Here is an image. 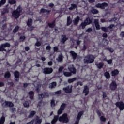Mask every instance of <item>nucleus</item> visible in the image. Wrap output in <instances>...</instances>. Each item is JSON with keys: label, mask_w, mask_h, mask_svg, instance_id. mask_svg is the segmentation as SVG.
Returning <instances> with one entry per match:
<instances>
[{"label": "nucleus", "mask_w": 124, "mask_h": 124, "mask_svg": "<svg viewBox=\"0 0 124 124\" xmlns=\"http://www.w3.org/2000/svg\"><path fill=\"white\" fill-rule=\"evenodd\" d=\"M23 11V8L19 5L16 10H14L12 13V16L15 19H18L21 16V12Z\"/></svg>", "instance_id": "f257e3e1"}, {"label": "nucleus", "mask_w": 124, "mask_h": 124, "mask_svg": "<svg viewBox=\"0 0 124 124\" xmlns=\"http://www.w3.org/2000/svg\"><path fill=\"white\" fill-rule=\"evenodd\" d=\"M85 59H84V63H87V64H89V63H93L94 62V56L92 54H88L85 57Z\"/></svg>", "instance_id": "f03ea898"}, {"label": "nucleus", "mask_w": 124, "mask_h": 124, "mask_svg": "<svg viewBox=\"0 0 124 124\" xmlns=\"http://www.w3.org/2000/svg\"><path fill=\"white\" fill-rule=\"evenodd\" d=\"M59 122H62L64 124H67L69 122V119L67 117V114L64 113L62 116L59 117Z\"/></svg>", "instance_id": "7ed1b4c3"}, {"label": "nucleus", "mask_w": 124, "mask_h": 124, "mask_svg": "<svg viewBox=\"0 0 124 124\" xmlns=\"http://www.w3.org/2000/svg\"><path fill=\"white\" fill-rule=\"evenodd\" d=\"M116 107H118L120 111H123L124 109V103L123 101L117 102L115 103Z\"/></svg>", "instance_id": "20e7f679"}, {"label": "nucleus", "mask_w": 124, "mask_h": 124, "mask_svg": "<svg viewBox=\"0 0 124 124\" xmlns=\"http://www.w3.org/2000/svg\"><path fill=\"white\" fill-rule=\"evenodd\" d=\"M2 107H13L14 106V104L12 102L5 101V102L1 104Z\"/></svg>", "instance_id": "39448f33"}, {"label": "nucleus", "mask_w": 124, "mask_h": 124, "mask_svg": "<svg viewBox=\"0 0 124 124\" xmlns=\"http://www.w3.org/2000/svg\"><path fill=\"white\" fill-rule=\"evenodd\" d=\"M97 8H100V9H105V7L108 6V3L106 2H103L102 3H97L95 5Z\"/></svg>", "instance_id": "423d86ee"}, {"label": "nucleus", "mask_w": 124, "mask_h": 124, "mask_svg": "<svg viewBox=\"0 0 124 124\" xmlns=\"http://www.w3.org/2000/svg\"><path fill=\"white\" fill-rule=\"evenodd\" d=\"M72 85L70 87L69 86H67L66 87H64L63 88V90L66 93H72Z\"/></svg>", "instance_id": "0eeeda50"}, {"label": "nucleus", "mask_w": 124, "mask_h": 124, "mask_svg": "<svg viewBox=\"0 0 124 124\" xmlns=\"http://www.w3.org/2000/svg\"><path fill=\"white\" fill-rule=\"evenodd\" d=\"M118 87V85L117 83L115 81H112L109 85V88L111 91H115L117 89V87Z\"/></svg>", "instance_id": "6e6552de"}, {"label": "nucleus", "mask_w": 124, "mask_h": 124, "mask_svg": "<svg viewBox=\"0 0 124 124\" xmlns=\"http://www.w3.org/2000/svg\"><path fill=\"white\" fill-rule=\"evenodd\" d=\"M53 72V68L46 67L43 69V73L44 74H51Z\"/></svg>", "instance_id": "1a4fd4ad"}, {"label": "nucleus", "mask_w": 124, "mask_h": 124, "mask_svg": "<svg viewBox=\"0 0 124 124\" xmlns=\"http://www.w3.org/2000/svg\"><path fill=\"white\" fill-rule=\"evenodd\" d=\"M43 93H41V94H38V96L39 98V99H40L41 100H42V99H43V98H45V97H49V93H48L47 92H45Z\"/></svg>", "instance_id": "9d476101"}, {"label": "nucleus", "mask_w": 124, "mask_h": 124, "mask_svg": "<svg viewBox=\"0 0 124 124\" xmlns=\"http://www.w3.org/2000/svg\"><path fill=\"white\" fill-rule=\"evenodd\" d=\"M67 40H68V37H67L66 35H61L60 42L62 43V44H64Z\"/></svg>", "instance_id": "9b49d317"}, {"label": "nucleus", "mask_w": 124, "mask_h": 124, "mask_svg": "<svg viewBox=\"0 0 124 124\" xmlns=\"http://www.w3.org/2000/svg\"><path fill=\"white\" fill-rule=\"evenodd\" d=\"M14 75L15 78L16 82H19V78H20V72L18 71H15L14 72Z\"/></svg>", "instance_id": "f8f14e48"}, {"label": "nucleus", "mask_w": 124, "mask_h": 124, "mask_svg": "<svg viewBox=\"0 0 124 124\" xmlns=\"http://www.w3.org/2000/svg\"><path fill=\"white\" fill-rule=\"evenodd\" d=\"M83 93H85V96L88 95L89 94V93H90V89L88 86L86 85L84 86V88L83 91Z\"/></svg>", "instance_id": "ddd939ff"}, {"label": "nucleus", "mask_w": 124, "mask_h": 124, "mask_svg": "<svg viewBox=\"0 0 124 124\" xmlns=\"http://www.w3.org/2000/svg\"><path fill=\"white\" fill-rule=\"evenodd\" d=\"M59 115H55L53 120L51 121V124H56V123L59 121Z\"/></svg>", "instance_id": "4468645a"}, {"label": "nucleus", "mask_w": 124, "mask_h": 124, "mask_svg": "<svg viewBox=\"0 0 124 124\" xmlns=\"http://www.w3.org/2000/svg\"><path fill=\"white\" fill-rule=\"evenodd\" d=\"M51 13V10H48L44 9L43 8H41L40 10V13H47V14H50Z\"/></svg>", "instance_id": "2eb2a0df"}, {"label": "nucleus", "mask_w": 124, "mask_h": 124, "mask_svg": "<svg viewBox=\"0 0 124 124\" xmlns=\"http://www.w3.org/2000/svg\"><path fill=\"white\" fill-rule=\"evenodd\" d=\"M28 94H29V98H30L31 100H33L34 98V92L32 91H31L29 92Z\"/></svg>", "instance_id": "dca6fc26"}, {"label": "nucleus", "mask_w": 124, "mask_h": 124, "mask_svg": "<svg viewBox=\"0 0 124 124\" xmlns=\"http://www.w3.org/2000/svg\"><path fill=\"white\" fill-rule=\"evenodd\" d=\"M80 21V16H78L77 17L75 18L73 20V24L75 26L79 24V21Z\"/></svg>", "instance_id": "f3484780"}, {"label": "nucleus", "mask_w": 124, "mask_h": 124, "mask_svg": "<svg viewBox=\"0 0 124 124\" xmlns=\"http://www.w3.org/2000/svg\"><path fill=\"white\" fill-rule=\"evenodd\" d=\"M70 53L71 54L73 60H76L77 57H78V54L74 51H70Z\"/></svg>", "instance_id": "a211bd4d"}, {"label": "nucleus", "mask_w": 124, "mask_h": 124, "mask_svg": "<svg viewBox=\"0 0 124 124\" xmlns=\"http://www.w3.org/2000/svg\"><path fill=\"white\" fill-rule=\"evenodd\" d=\"M42 123V119H40L39 117L36 116V118L35 120V124H41Z\"/></svg>", "instance_id": "6ab92c4d"}, {"label": "nucleus", "mask_w": 124, "mask_h": 124, "mask_svg": "<svg viewBox=\"0 0 124 124\" xmlns=\"http://www.w3.org/2000/svg\"><path fill=\"white\" fill-rule=\"evenodd\" d=\"M95 27L96 30H100V25H99V23L98 22V19H95L94 20Z\"/></svg>", "instance_id": "aec40b11"}, {"label": "nucleus", "mask_w": 124, "mask_h": 124, "mask_svg": "<svg viewBox=\"0 0 124 124\" xmlns=\"http://www.w3.org/2000/svg\"><path fill=\"white\" fill-rule=\"evenodd\" d=\"M119 70L118 69H115L113 71H111V76H113L115 77V76H117L119 74Z\"/></svg>", "instance_id": "412c9836"}, {"label": "nucleus", "mask_w": 124, "mask_h": 124, "mask_svg": "<svg viewBox=\"0 0 124 124\" xmlns=\"http://www.w3.org/2000/svg\"><path fill=\"white\" fill-rule=\"evenodd\" d=\"M84 22H85L87 25H91L93 23L92 19L90 17H87L85 19Z\"/></svg>", "instance_id": "4be33fe9"}, {"label": "nucleus", "mask_w": 124, "mask_h": 124, "mask_svg": "<svg viewBox=\"0 0 124 124\" xmlns=\"http://www.w3.org/2000/svg\"><path fill=\"white\" fill-rule=\"evenodd\" d=\"M10 77H11V74H10V72L7 71L5 73L4 78L5 79H8V78H10Z\"/></svg>", "instance_id": "5701e85b"}, {"label": "nucleus", "mask_w": 124, "mask_h": 124, "mask_svg": "<svg viewBox=\"0 0 124 124\" xmlns=\"http://www.w3.org/2000/svg\"><path fill=\"white\" fill-rule=\"evenodd\" d=\"M47 25L49 28H55L56 27V20H54L52 23H48Z\"/></svg>", "instance_id": "b1692460"}, {"label": "nucleus", "mask_w": 124, "mask_h": 124, "mask_svg": "<svg viewBox=\"0 0 124 124\" xmlns=\"http://www.w3.org/2000/svg\"><path fill=\"white\" fill-rule=\"evenodd\" d=\"M32 22H33V21L32 20V19L31 18L28 19L27 22V25L28 27H31L32 26Z\"/></svg>", "instance_id": "393cba45"}, {"label": "nucleus", "mask_w": 124, "mask_h": 124, "mask_svg": "<svg viewBox=\"0 0 124 124\" xmlns=\"http://www.w3.org/2000/svg\"><path fill=\"white\" fill-rule=\"evenodd\" d=\"M77 4L72 3L71 4V7H69V10H73V9H76L77 8Z\"/></svg>", "instance_id": "a878e982"}, {"label": "nucleus", "mask_w": 124, "mask_h": 124, "mask_svg": "<svg viewBox=\"0 0 124 124\" xmlns=\"http://www.w3.org/2000/svg\"><path fill=\"white\" fill-rule=\"evenodd\" d=\"M57 61L59 62H62V61H63V56L62 53L59 55L58 58L57 59Z\"/></svg>", "instance_id": "bb28decb"}, {"label": "nucleus", "mask_w": 124, "mask_h": 124, "mask_svg": "<svg viewBox=\"0 0 124 124\" xmlns=\"http://www.w3.org/2000/svg\"><path fill=\"white\" fill-rule=\"evenodd\" d=\"M55 87H57V82H52L49 85V89H54Z\"/></svg>", "instance_id": "cd10ccee"}, {"label": "nucleus", "mask_w": 124, "mask_h": 124, "mask_svg": "<svg viewBox=\"0 0 124 124\" xmlns=\"http://www.w3.org/2000/svg\"><path fill=\"white\" fill-rule=\"evenodd\" d=\"M95 65L97 66L98 69H101V68L103 67V66L104 65V63H103V62H100L99 63H96Z\"/></svg>", "instance_id": "c85d7f7f"}, {"label": "nucleus", "mask_w": 124, "mask_h": 124, "mask_svg": "<svg viewBox=\"0 0 124 124\" xmlns=\"http://www.w3.org/2000/svg\"><path fill=\"white\" fill-rule=\"evenodd\" d=\"M69 70L70 71L71 73L73 74H76V69L74 67H71L69 68Z\"/></svg>", "instance_id": "c756f323"}, {"label": "nucleus", "mask_w": 124, "mask_h": 124, "mask_svg": "<svg viewBox=\"0 0 124 124\" xmlns=\"http://www.w3.org/2000/svg\"><path fill=\"white\" fill-rule=\"evenodd\" d=\"M72 23V20L71 19L70 16H68L67 18V26H70Z\"/></svg>", "instance_id": "7c9ffc66"}, {"label": "nucleus", "mask_w": 124, "mask_h": 124, "mask_svg": "<svg viewBox=\"0 0 124 124\" xmlns=\"http://www.w3.org/2000/svg\"><path fill=\"white\" fill-rule=\"evenodd\" d=\"M9 13V9L7 8H3V11L1 12L2 15H4L5 13Z\"/></svg>", "instance_id": "2f4dec72"}, {"label": "nucleus", "mask_w": 124, "mask_h": 124, "mask_svg": "<svg viewBox=\"0 0 124 124\" xmlns=\"http://www.w3.org/2000/svg\"><path fill=\"white\" fill-rule=\"evenodd\" d=\"M1 46H2V47L5 49V48L7 47H10V44L9 43L6 42L5 43L2 44Z\"/></svg>", "instance_id": "473e14b6"}, {"label": "nucleus", "mask_w": 124, "mask_h": 124, "mask_svg": "<svg viewBox=\"0 0 124 124\" xmlns=\"http://www.w3.org/2000/svg\"><path fill=\"white\" fill-rule=\"evenodd\" d=\"M35 114H36V112H35V111H31L30 112V115H28V118H33V117H34V115H35Z\"/></svg>", "instance_id": "72a5a7b5"}, {"label": "nucleus", "mask_w": 124, "mask_h": 124, "mask_svg": "<svg viewBox=\"0 0 124 124\" xmlns=\"http://www.w3.org/2000/svg\"><path fill=\"white\" fill-rule=\"evenodd\" d=\"M104 76L106 79H110L111 78V76L110 75V73L108 72H106L104 73Z\"/></svg>", "instance_id": "f704fd0d"}, {"label": "nucleus", "mask_w": 124, "mask_h": 124, "mask_svg": "<svg viewBox=\"0 0 124 124\" xmlns=\"http://www.w3.org/2000/svg\"><path fill=\"white\" fill-rule=\"evenodd\" d=\"M20 29V26L17 25L13 30V32L14 33H16L19 31V29Z\"/></svg>", "instance_id": "c9c22d12"}, {"label": "nucleus", "mask_w": 124, "mask_h": 124, "mask_svg": "<svg viewBox=\"0 0 124 124\" xmlns=\"http://www.w3.org/2000/svg\"><path fill=\"white\" fill-rule=\"evenodd\" d=\"M90 11L92 14H97L99 12L97 9L93 8Z\"/></svg>", "instance_id": "e433bc0d"}, {"label": "nucleus", "mask_w": 124, "mask_h": 124, "mask_svg": "<svg viewBox=\"0 0 124 124\" xmlns=\"http://www.w3.org/2000/svg\"><path fill=\"white\" fill-rule=\"evenodd\" d=\"M77 79V78H69L68 79V82L69 83V84H71V83H73V82L76 81Z\"/></svg>", "instance_id": "4c0bfd02"}, {"label": "nucleus", "mask_w": 124, "mask_h": 124, "mask_svg": "<svg viewBox=\"0 0 124 124\" xmlns=\"http://www.w3.org/2000/svg\"><path fill=\"white\" fill-rule=\"evenodd\" d=\"M63 74L66 77H69L72 75V74L69 72H63Z\"/></svg>", "instance_id": "58836bf2"}, {"label": "nucleus", "mask_w": 124, "mask_h": 124, "mask_svg": "<svg viewBox=\"0 0 124 124\" xmlns=\"http://www.w3.org/2000/svg\"><path fill=\"white\" fill-rule=\"evenodd\" d=\"M101 29L102 31H104V32H108V31H109V29H108V27H102Z\"/></svg>", "instance_id": "ea45409f"}, {"label": "nucleus", "mask_w": 124, "mask_h": 124, "mask_svg": "<svg viewBox=\"0 0 124 124\" xmlns=\"http://www.w3.org/2000/svg\"><path fill=\"white\" fill-rule=\"evenodd\" d=\"M5 122V117L2 116L0 119V124H3Z\"/></svg>", "instance_id": "a19ab883"}, {"label": "nucleus", "mask_w": 124, "mask_h": 124, "mask_svg": "<svg viewBox=\"0 0 124 124\" xmlns=\"http://www.w3.org/2000/svg\"><path fill=\"white\" fill-rule=\"evenodd\" d=\"M65 107H66V104L62 103L61 106L60 108L63 110L64 111V109H65Z\"/></svg>", "instance_id": "79ce46f5"}, {"label": "nucleus", "mask_w": 124, "mask_h": 124, "mask_svg": "<svg viewBox=\"0 0 124 124\" xmlns=\"http://www.w3.org/2000/svg\"><path fill=\"white\" fill-rule=\"evenodd\" d=\"M17 1L16 0H10L8 1V3L11 5L15 4Z\"/></svg>", "instance_id": "37998d69"}, {"label": "nucleus", "mask_w": 124, "mask_h": 124, "mask_svg": "<svg viewBox=\"0 0 124 124\" xmlns=\"http://www.w3.org/2000/svg\"><path fill=\"white\" fill-rule=\"evenodd\" d=\"M51 107H55L56 106V104L55 103V100L52 99L50 102Z\"/></svg>", "instance_id": "c03bdc74"}, {"label": "nucleus", "mask_w": 124, "mask_h": 124, "mask_svg": "<svg viewBox=\"0 0 124 124\" xmlns=\"http://www.w3.org/2000/svg\"><path fill=\"white\" fill-rule=\"evenodd\" d=\"M80 26H82V29H85L86 28V26H88L87 23H86V21H84L83 22H82L80 24Z\"/></svg>", "instance_id": "a18cd8bd"}, {"label": "nucleus", "mask_w": 124, "mask_h": 124, "mask_svg": "<svg viewBox=\"0 0 124 124\" xmlns=\"http://www.w3.org/2000/svg\"><path fill=\"white\" fill-rule=\"evenodd\" d=\"M100 120L101 122H106V118H105L104 116H101L100 117Z\"/></svg>", "instance_id": "49530a36"}, {"label": "nucleus", "mask_w": 124, "mask_h": 124, "mask_svg": "<svg viewBox=\"0 0 124 124\" xmlns=\"http://www.w3.org/2000/svg\"><path fill=\"white\" fill-rule=\"evenodd\" d=\"M25 38H26V37H25V36L24 35L20 36L19 38V41L20 42L24 41V40H25Z\"/></svg>", "instance_id": "de8ad7c7"}, {"label": "nucleus", "mask_w": 124, "mask_h": 124, "mask_svg": "<svg viewBox=\"0 0 124 124\" xmlns=\"http://www.w3.org/2000/svg\"><path fill=\"white\" fill-rule=\"evenodd\" d=\"M62 112H63V109H62L61 108H59L58 112H57V114L59 116V115H61L62 114Z\"/></svg>", "instance_id": "09e8293b"}, {"label": "nucleus", "mask_w": 124, "mask_h": 124, "mask_svg": "<svg viewBox=\"0 0 124 124\" xmlns=\"http://www.w3.org/2000/svg\"><path fill=\"white\" fill-rule=\"evenodd\" d=\"M96 112L98 117H101V114H102V112L99 110H97L96 111Z\"/></svg>", "instance_id": "8fccbe9b"}, {"label": "nucleus", "mask_w": 124, "mask_h": 124, "mask_svg": "<svg viewBox=\"0 0 124 124\" xmlns=\"http://www.w3.org/2000/svg\"><path fill=\"white\" fill-rule=\"evenodd\" d=\"M23 105L24 107H29L30 106V105L29 104V102L28 101H25Z\"/></svg>", "instance_id": "3c124183"}, {"label": "nucleus", "mask_w": 124, "mask_h": 124, "mask_svg": "<svg viewBox=\"0 0 124 124\" xmlns=\"http://www.w3.org/2000/svg\"><path fill=\"white\" fill-rule=\"evenodd\" d=\"M84 114V110H82L81 111H80L78 114V116L80 117L81 118V117H82V116H83V114Z\"/></svg>", "instance_id": "603ef678"}, {"label": "nucleus", "mask_w": 124, "mask_h": 124, "mask_svg": "<svg viewBox=\"0 0 124 124\" xmlns=\"http://www.w3.org/2000/svg\"><path fill=\"white\" fill-rule=\"evenodd\" d=\"M107 50H108V51H109V52H110V53H113L114 52V49H113V48L109 47V46H108L107 48Z\"/></svg>", "instance_id": "864d4df0"}, {"label": "nucleus", "mask_w": 124, "mask_h": 124, "mask_svg": "<svg viewBox=\"0 0 124 124\" xmlns=\"http://www.w3.org/2000/svg\"><path fill=\"white\" fill-rule=\"evenodd\" d=\"M81 50L82 51H86L87 50V45H86V44H84Z\"/></svg>", "instance_id": "5fc2aeb1"}, {"label": "nucleus", "mask_w": 124, "mask_h": 124, "mask_svg": "<svg viewBox=\"0 0 124 124\" xmlns=\"http://www.w3.org/2000/svg\"><path fill=\"white\" fill-rule=\"evenodd\" d=\"M106 61L108 62V64H112V63H113V60L112 59H109Z\"/></svg>", "instance_id": "6e6d98bb"}, {"label": "nucleus", "mask_w": 124, "mask_h": 124, "mask_svg": "<svg viewBox=\"0 0 124 124\" xmlns=\"http://www.w3.org/2000/svg\"><path fill=\"white\" fill-rule=\"evenodd\" d=\"M3 51H4L5 52L6 51V49L3 48L1 45V46H0V52H3Z\"/></svg>", "instance_id": "4d7b16f0"}, {"label": "nucleus", "mask_w": 124, "mask_h": 124, "mask_svg": "<svg viewBox=\"0 0 124 124\" xmlns=\"http://www.w3.org/2000/svg\"><path fill=\"white\" fill-rule=\"evenodd\" d=\"M63 66H61L59 67V69H58V71L59 72L61 73L62 72V70H63Z\"/></svg>", "instance_id": "13d9d810"}, {"label": "nucleus", "mask_w": 124, "mask_h": 124, "mask_svg": "<svg viewBox=\"0 0 124 124\" xmlns=\"http://www.w3.org/2000/svg\"><path fill=\"white\" fill-rule=\"evenodd\" d=\"M6 2V0H1V1H0V3L2 5H3V4H5Z\"/></svg>", "instance_id": "bf43d9fd"}, {"label": "nucleus", "mask_w": 124, "mask_h": 124, "mask_svg": "<svg viewBox=\"0 0 124 124\" xmlns=\"http://www.w3.org/2000/svg\"><path fill=\"white\" fill-rule=\"evenodd\" d=\"M83 86V83L81 81H78L77 83V87H78V86Z\"/></svg>", "instance_id": "052dcab7"}, {"label": "nucleus", "mask_w": 124, "mask_h": 124, "mask_svg": "<svg viewBox=\"0 0 124 124\" xmlns=\"http://www.w3.org/2000/svg\"><path fill=\"white\" fill-rule=\"evenodd\" d=\"M103 98H106L107 97V95H106V93L105 92H103Z\"/></svg>", "instance_id": "680f3d73"}, {"label": "nucleus", "mask_w": 124, "mask_h": 124, "mask_svg": "<svg viewBox=\"0 0 124 124\" xmlns=\"http://www.w3.org/2000/svg\"><path fill=\"white\" fill-rule=\"evenodd\" d=\"M80 120H81V117H80V116H77V120L76 121V122L79 123L80 122Z\"/></svg>", "instance_id": "e2e57ef3"}, {"label": "nucleus", "mask_w": 124, "mask_h": 124, "mask_svg": "<svg viewBox=\"0 0 124 124\" xmlns=\"http://www.w3.org/2000/svg\"><path fill=\"white\" fill-rule=\"evenodd\" d=\"M11 110L12 111V113L14 114V113H15V112H16V108H11Z\"/></svg>", "instance_id": "0e129e2a"}, {"label": "nucleus", "mask_w": 124, "mask_h": 124, "mask_svg": "<svg viewBox=\"0 0 124 124\" xmlns=\"http://www.w3.org/2000/svg\"><path fill=\"white\" fill-rule=\"evenodd\" d=\"M55 94H61L62 93V90H59L55 92Z\"/></svg>", "instance_id": "69168bd1"}, {"label": "nucleus", "mask_w": 124, "mask_h": 124, "mask_svg": "<svg viewBox=\"0 0 124 124\" xmlns=\"http://www.w3.org/2000/svg\"><path fill=\"white\" fill-rule=\"evenodd\" d=\"M93 31V29L91 28H89L86 30V32H91V31Z\"/></svg>", "instance_id": "338daca9"}, {"label": "nucleus", "mask_w": 124, "mask_h": 124, "mask_svg": "<svg viewBox=\"0 0 124 124\" xmlns=\"http://www.w3.org/2000/svg\"><path fill=\"white\" fill-rule=\"evenodd\" d=\"M35 46H37L38 47L39 46H41V43H40V42H38L37 41L36 43H35Z\"/></svg>", "instance_id": "774afa93"}]
</instances>
